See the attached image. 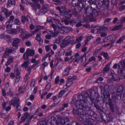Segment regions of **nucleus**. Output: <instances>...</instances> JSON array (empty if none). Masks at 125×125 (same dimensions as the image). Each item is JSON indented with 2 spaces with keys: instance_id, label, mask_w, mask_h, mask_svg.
<instances>
[{
  "instance_id": "nucleus-54",
  "label": "nucleus",
  "mask_w": 125,
  "mask_h": 125,
  "mask_svg": "<svg viewBox=\"0 0 125 125\" xmlns=\"http://www.w3.org/2000/svg\"><path fill=\"white\" fill-rule=\"evenodd\" d=\"M35 84V80L34 79L32 80V81L31 83V87H33L34 86Z\"/></svg>"
},
{
  "instance_id": "nucleus-36",
  "label": "nucleus",
  "mask_w": 125,
  "mask_h": 125,
  "mask_svg": "<svg viewBox=\"0 0 125 125\" xmlns=\"http://www.w3.org/2000/svg\"><path fill=\"white\" fill-rule=\"evenodd\" d=\"M73 82L71 80H70L69 79L67 80V82L66 84V85L68 87H69L73 83Z\"/></svg>"
},
{
  "instance_id": "nucleus-51",
  "label": "nucleus",
  "mask_w": 125,
  "mask_h": 125,
  "mask_svg": "<svg viewBox=\"0 0 125 125\" xmlns=\"http://www.w3.org/2000/svg\"><path fill=\"white\" fill-rule=\"evenodd\" d=\"M122 93L121 92H118V91H117L116 93V96H119L120 97V99H121L122 97Z\"/></svg>"
},
{
  "instance_id": "nucleus-8",
  "label": "nucleus",
  "mask_w": 125,
  "mask_h": 125,
  "mask_svg": "<svg viewBox=\"0 0 125 125\" xmlns=\"http://www.w3.org/2000/svg\"><path fill=\"white\" fill-rule=\"evenodd\" d=\"M16 77L14 82L15 85L17 84L20 80V71L17 68H16L15 71Z\"/></svg>"
},
{
  "instance_id": "nucleus-20",
  "label": "nucleus",
  "mask_w": 125,
  "mask_h": 125,
  "mask_svg": "<svg viewBox=\"0 0 125 125\" xmlns=\"http://www.w3.org/2000/svg\"><path fill=\"white\" fill-rule=\"evenodd\" d=\"M15 2L14 0H8V3L7 5L8 8H9L11 5H15Z\"/></svg>"
},
{
  "instance_id": "nucleus-7",
  "label": "nucleus",
  "mask_w": 125,
  "mask_h": 125,
  "mask_svg": "<svg viewBox=\"0 0 125 125\" xmlns=\"http://www.w3.org/2000/svg\"><path fill=\"white\" fill-rule=\"evenodd\" d=\"M86 13L84 14V15H86L87 16H90L92 15L93 16L95 17L98 15V13L96 10H94L92 11V13H91L92 10L91 9L90 10L87 9L86 10Z\"/></svg>"
},
{
  "instance_id": "nucleus-12",
  "label": "nucleus",
  "mask_w": 125,
  "mask_h": 125,
  "mask_svg": "<svg viewBox=\"0 0 125 125\" xmlns=\"http://www.w3.org/2000/svg\"><path fill=\"white\" fill-rule=\"evenodd\" d=\"M108 29V28L104 25L100 26L97 29V32L98 34H100L107 30Z\"/></svg>"
},
{
  "instance_id": "nucleus-18",
  "label": "nucleus",
  "mask_w": 125,
  "mask_h": 125,
  "mask_svg": "<svg viewBox=\"0 0 125 125\" xmlns=\"http://www.w3.org/2000/svg\"><path fill=\"white\" fill-rule=\"evenodd\" d=\"M30 19V18L29 16H22L21 18V22L22 23H24L26 21H28Z\"/></svg>"
},
{
  "instance_id": "nucleus-46",
  "label": "nucleus",
  "mask_w": 125,
  "mask_h": 125,
  "mask_svg": "<svg viewBox=\"0 0 125 125\" xmlns=\"http://www.w3.org/2000/svg\"><path fill=\"white\" fill-rule=\"evenodd\" d=\"M31 1L34 2H37L40 1L41 4H43L44 3V1L43 0H31Z\"/></svg>"
},
{
  "instance_id": "nucleus-10",
  "label": "nucleus",
  "mask_w": 125,
  "mask_h": 125,
  "mask_svg": "<svg viewBox=\"0 0 125 125\" xmlns=\"http://www.w3.org/2000/svg\"><path fill=\"white\" fill-rule=\"evenodd\" d=\"M1 9L2 10L1 11L0 13L1 15H5L6 18L9 17L12 14L11 12L8 13L7 9L4 8L3 7H2Z\"/></svg>"
},
{
  "instance_id": "nucleus-15",
  "label": "nucleus",
  "mask_w": 125,
  "mask_h": 125,
  "mask_svg": "<svg viewBox=\"0 0 125 125\" xmlns=\"http://www.w3.org/2000/svg\"><path fill=\"white\" fill-rule=\"evenodd\" d=\"M21 119L22 120L24 121L27 119H28V120L29 119H31V118L29 113L27 112H26L21 117Z\"/></svg>"
},
{
  "instance_id": "nucleus-13",
  "label": "nucleus",
  "mask_w": 125,
  "mask_h": 125,
  "mask_svg": "<svg viewBox=\"0 0 125 125\" xmlns=\"http://www.w3.org/2000/svg\"><path fill=\"white\" fill-rule=\"evenodd\" d=\"M12 51V49L6 48L4 53L2 55L3 57H4L5 58H7L9 56V54L11 53Z\"/></svg>"
},
{
  "instance_id": "nucleus-58",
  "label": "nucleus",
  "mask_w": 125,
  "mask_h": 125,
  "mask_svg": "<svg viewBox=\"0 0 125 125\" xmlns=\"http://www.w3.org/2000/svg\"><path fill=\"white\" fill-rule=\"evenodd\" d=\"M2 92L3 95L5 96L6 95L5 90V89L2 88Z\"/></svg>"
},
{
  "instance_id": "nucleus-50",
  "label": "nucleus",
  "mask_w": 125,
  "mask_h": 125,
  "mask_svg": "<svg viewBox=\"0 0 125 125\" xmlns=\"http://www.w3.org/2000/svg\"><path fill=\"white\" fill-rule=\"evenodd\" d=\"M65 93V90H62L61 91L59 94L58 96L59 97H61L62 95L64 94Z\"/></svg>"
},
{
  "instance_id": "nucleus-42",
  "label": "nucleus",
  "mask_w": 125,
  "mask_h": 125,
  "mask_svg": "<svg viewBox=\"0 0 125 125\" xmlns=\"http://www.w3.org/2000/svg\"><path fill=\"white\" fill-rule=\"evenodd\" d=\"M101 39L100 38H97L94 42L96 44L100 43L101 41Z\"/></svg>"
},
{
  "instance_id": "nucleus-19",
  "label": "nucleus",
  "mask_w": 125,
  "mask_h": 125,
  "mask_svg": "<svg viewBox=\"0 0 125 125\" xmlns=\"http://www.w3.org/2000/svg\"><path fill=\"white\" fill-rule=\"evenodd\" d=\"M63 123V125H68L69 124V119L68 118H65L63 119H61Z\"/></svg>"
},
{
  "instance_id": "nucleus-24",
  "label": "nucleus",
  "mask_w": 125,
  "mask_h": 125,
  "mask_svg": "<svg viewBox=\"0 0 125 125\" xmlns=\"http://www.w3.org/2000/svg\"><path fill=\"white\" fill-rule=\"evenodd\" d=\"M100 88L101 91L105 90H107L109 89V86L108 85L105 84L104 86H100Z\"/></svg>"
},
{
  "instance_id": "nucleus-23",
  "label": "nucleus",
  "mask_w": 125,
  "mask_h": 125,
  "mask_svg": "<svg viewBox=\"0 0 125 125\" xmlns=\"http://www.w3.org/2000/svg\"><path fill=\"white\" fill-rule=\"evenodd\" d=\"M41 34H37L36 37V40L39 42V43L40 44V42L42 40V38L41 37Z\"/></svg>"
},
{
  "instance_id": "nucleus-64",
  "label": "nucleus",
  "mask_w": 125,
  "mask_h": 125,
  "mask_svg": "<svg viewBox=\"0 0 125 125\" xmlns=\"http://www.w3.org/2000/svg\"><path fill=\"white\" fill-rule=\"evenodd\" d=\"M10 77L11 79L14 78L15 77V75L14 73H11L10 74Z\"/></svg>"
},
{
  "instance_id": "nucleus-14",
  "label": "nucleus",
  "mask_w": 125,
  "mask_h": 125,
  "mask_svg": "<svg viewBox=\"0 0 125 125\" xmlns=\"http://www.w3.org/2000/svg\"><path fill=\"white\" fill-rule=\"evenodd\" d=\"M72 67L70 66H68L65 69L63 73L62 74L63 76H67L69 74Z\"/></svg>"
},
{
  "instance_id": "nucleus-4",
  "label": "nucleus",
  "mask_w": 125,
  "mask_h": 125,
  "mask_svg": "<svg viewBox=\"0 0 125 125\" xmlns=\"http://www.w3.org/2000/svg\"><path fill=\"white\" fill-rule=\"evenodd\" d=\"M118 73L121 75L125 74V59L121 60L119 63Z\"/></svg>"
},
{
  "instance_id": "nucleus-22",
  "label": "nucleus",
  "mask_w": 125,
  "mask_h": 125,
  "mask_svg": "<svg viewBox=\"0 0 125 125\" xmlns=\"http://www.w3.org/2000/svg\"><path fill=\"white\" fill-rule=\"evenodd\" d=\"M94 121L92 119H87L86 120V125H93L94 124Z\"/></svg>"
},
{
  "instance_id": "nucleus-27",
  "label": "nucleus",
  "mask_w": 125,
  "mask_h": 125,
  "mask_svg": "<svg viewBox=\"0 0 125 125\" xmlns=\"http://www.w3.org/2000/svg\"><path fill=\"white\" fill-rule=\"evenodd\" d=\"M10 23H11L9 21H7L6 23L5 26L6 28L8 29L11 28L12 26V24Z\"/></svg>"
},
{
  "instance_id": "nucleus-45",
  "label": "nucleus",
  "mask_w": 125,
  "mask_h": 125,
  "mask_svg": "<svg viewBox=\"0 0 125 125\" xmlns=\"http://www.w3.org/2000/svg\"><path fill=\"white\" fill-rule=\"evenodd\" d=\"M65 16L66 18L67 19H69L72 16V15L71 14H66Z\"/></svg>"
},
{
  "instance_id": "nucleus-29",
  "label": "nucleus",
  "mask_w": 125,
  "mask_h": 125,
  "mask_svg": "<svg viewBox=\"0 0 125 125\" xmlns=\"http://www.w3.org/2000/svg\"><path fill=\"white\" fill-rule=\"evenodd\" d=\"M29 63V61L27 60L24 62L22 64L21 66L23 67H25L28 66Z\"/></svg>"
},
{
  "instance_id": "nucleus-5",
  "label": "nucleus",
  "mask_w": 125,
  "mask_h": 125,
  "mask_svg": "<svg viewBox=\"0 0 125 125\" xmlns=\"http://www.w3.org/2000/svg\"><path fill=\"white\" fill-rule=\"evenodd\" d=\"M86 53H84L83 56L79 57V58H77L75 59L74 62V65H76L79 62L80 60H81V62L84 64L86 62Z\"/></svg>"
},
{
  "instance_id": "nucleus-49",
  "label": "nucleus",
  "mask_w": 125,
  "mask_h": 125,
  "mask_svg": "<svg viewBox=\"0 0 125 125\" xmlns=\"http://www.w3.org/2000/svg\"><path fill=\"white\" fill-rule=\"evenodd\" d=\"M57 125H63V123L61 119H60L57 123Z\"/></svg>"
},
{
  "instance_id": "nucleus-56",
  "label": "nucleus",
  "mask_w": 125,
  "mask_h": 125,
  "mask_svg": "<svg viewBox=\"0 0 125 125\" xmlns=\"http://www.w3.org/2000/svg\"><path fill=\"white\" fill-rule=\"evenodd\" d=\"M60 12L61 15H65L66 14L65 10H61Z\"/></svg>"
},
{
  "instance_id": "nucleus-52",
  "label": "nucleus",
  "mask_w": 125,
  "mask_h": 125,
  "mask_svg": "<svg viewBox=\"0 0 125 125\" xmlns=\"http://www.w3.org/2000/svg\"><path fill=\"white\" fill-rule=\"evenodd\" d=\"M51 84L49 83H48L45 86V89L46 90H49L50 89V87L51 86Z\"/></svg>"
},
{
  "instance_id": "nucleus-34",
  "label": "nucleus",
  "mask_w": 125,
  "mask_h": 125,
  "mask_svg": "<svg viewBox=\"0 0 125 125\" xmlns=\"http://www.w3.org/2000/svg\"><path fill=\"white\" fill-rule=\"evenodd\" d=\"M87 16L90 17L89 18V19L90 21H94L96 20L95 17L93 16L92 15Z\"/></svg>"
},
{
  "instance_id": "nucleus-44",
  "label": "nucleus",
  "mask_w": 125,
  "mask_h": 125,
  "mask_svg": "<svg viewBox=\"0 0 125 125\" xmlns=\"http://www.w3.org/2000/svg\"><path fill=\"white\" fill-rule=\"evenodd\" d=\"M7 94L10 96H12L13 95V94L12 92L11 91V90H9L8 92L7 93Z\"/></svg>"
},
{
  "instance_id": "nucleus-21",
  "label": "nucleus",
  "mask_w": 125,
  "mask_h": 125,
  "mask_svg": "<svg viewBox=\"0 0 125 125\" xmlns=\"http://www.w3.org/2000/svg\"><path fill=\"white\" fill-rule=\"evenodd\" d=\"M103 94L104 98H107L110 96V93L108 90H104Z\"/></svg>"
},
{
  "instance_id": "nucleus-31",
  "label": "nucleus",
  "mask_w": 125,
  "mask_h": 125,
  "mask_svg": "<svg viewBox=\"0 0 125 125\" xmlns=\"http://www.w3.org/2000/svg\"><path fill=\"white\" fill-rule=\"evenodd\" d=\"M17 30L20 32H26L24 29H23L20 27V26H17Z\"/></svg>"
},
{
  "instance_id": "nucleus-59",
  "label": "nucleus",
  "mask_w": 125,
  "mask_h": 125,
  "mask_svg": "<svg viewBox=\"0 0 125 125\" xmlns=\"http://www.w3.org/2000/svg\"><path fill=\"white\" fill-rule=\"evenodd\" d=\"M83 38L81 36H80L76 39V41L77 42H79L81 41Z\"/></svg>"
},
{
  "instance_id": "nucleus-9",
  "label": "nucleus",
  "mask_w": 125,
  "mask_h": 125,
  "mask_svg": "<svg viewBox=\"0 0 125 125\" xmlns=\"http://www.w3.org/2000/svg\"><path fill=\"white\" fill-rule=\"evenodd\" d=\"M20 99L19 98L17 97H14L13 99L10 101L9 104L10 105H12L14 106H15L16 105L20 104Z\"/></svg>"
},
{
  "instance_id": "nucleus-1",
  "label": "nucleus",
  "mask_w": 125,
  "mask_h": 125,
  "mask_svg": "<svg viewBox=\"0 0 125 125\" xmlns=\"http://www.w3.org/2000/svg\"><path fill=\"white\" fill-rule=\"evenodd\" d=\"M79 100H76V104H81L82 105L79 106L80 107H82L83 106H85L86 109L87 110H89L90 108L88 105L87 103L89 102L88 99L92 102H94L95 100V99L93 97L90 96L88 93L87 92L84 93V95H80L78 96Z\"/></svg>"
},
{
  "instance_id": "nucleus-26",
  "label": "nucleus",
  "mask_w": 125,
  "mask_h": 125,
  "mask_svg": "<svg viewBox=\"0 0 125 125\" xmlns=\"http://www.w3.org/2000/svg\"><path fill=\"white\" fill-rule=\"evenodd\" d=\"M13 60V58L11 56H10L9 57L8 61L7 62V63L6 64V65H7L10 64L11 62H12Z\"/></svg>"
},
{
  "instance_id": "nucleus-60",
  "label": "nucleus",
  "mask_w": 125,
  "mask_h": 125,
  "mask_svg": "<svg viewBox=\"0 0 125 125\" xmlns=\"http://www.w3.org/2000/svg\"><path fill=\"white\" fill-rule=\"evenodd\" d=\"M72 53V51H70L69 52H66L65 54V55L66 56H68L69 55H71Z\"/></svg>"
},
{
  "instance_id": "nucleus-3",
  "label": "nucleus",
  "mask_w": 125,
  "mask_h": 125,
  "mask_svg": "<svg viewBox=\"0 0 125 125\" xmlns=\"http://www.w3.org/2000/svg\"><path fill=\"white\" fill-rule=\"evenodd\" d=\"M6 37L7 39L6 40L7 42L8 43L12 42V46L15 48L17 47L20 42V40L16 38H11L10 36L6 35Z\"/></svg>"
},
{
  "instance_id": "nucleus-63",
  "label": "nucleus",
  "mask_w": 125,
  "mask_h": 125,
  "mask_svg": "<svg viewBox=\"0 0 125 125\" xmlns=\"http://www.w3.org/2000/svg\"><path fill=\"white\" fill-rule=\"evenodd\" d=\"M26 34V32H22L21 33V34L19 35V36L21 38H22L24 37V36L25 34Z\"/></svg>"
},
{
  "instance_id": "nucleus-17",
  "label": "nucleus",
  "mask_w": 125,
  "mask_h": 125,
  "mask_svg": "<svg viewBox=\"0 0 125 125\" xmlns=\"http://www.w3.org/2000/svg\"><path fill=\"white\" fill-rule=\"evenodd\" d=\"M32 7L33 10H34L35 12H36L37 7L38 8V9H40L41 7V6L40 4L38 3L34 4L31 5Z\"/></svg>"
},
{
  "instance_id": "nucleus-43",
  "label": "nucleus",
  "mask_w": 125,
  "mask_h": 125,
  "mask_svg": "<svg viewBox=\"0 0 125 125\" xmlns=\"http://www.w3.org/2000/svg\"><path fill=\"white\" fill-rule=\"evenodd\" d=\"M111 78L110 79H108L107 80V82H108V83H109L111 81L115 80V78L114 77V76L113 75H112Z\"/></svg>"
},
{
  "instance_id": "nucleus-33",
  "label": "nucleus",
  "mask_w": 125,
  "mask_h": 125,
  "mask_svg": "<svg viewBox=\"0 0 125 125\" xmlns=\"http://www.w3.org/2000/svg\"><path fill=\"white\" fill-rule=\"evenodd\" d=\"M67 42L63 41L60 45V47L62 48H63L67 46Z\"/></svg>"
},
{
  "instance_id": "nucleus-37",
  "label": "nucleus",
  "mask_w": 125,
  "mask_h": 125,
  "mask_svg": "<svg viewBox=\"0 0 125 125\" xmlns=\"http://www.w3.org/2000/svg\"><path fill=\"white\" fill-rule=\"evenodd\" d=\"M25 91L24 88L23 87H19V91L21 93H23Z\"/></svg>"
},
{
  "instance_id": "nucleus-57",
  "label": "nucleus",
  "mask_w": 125,
  "mask_h": 125,
  "mask_svg": "<svg viewBox=\"0 0 125 125\" xmlns=\"http://www.w3.org/2000/svg\"><path fill=\"white\" fill-rule=\"evenodd\" d=\"M120 21L121 23L122 24L124 23L125 22V17H124L121 18L120 19Z\"/></svg>"
},
{
  "instance_id": "nucleus-2",
  "label": "nucleus",
  "mask_w": 125,
  "mask_h": 125,
  "mask_svg": "<svg viewBox=\"0 0 125 125\" xmlns=\"http://www.w3.org/2000/svg\"><path fill=\"white\" fill-rule=\"evenodd\" d=\"M76 101H75V106L78 109V110L76 109L75 108H74L73 111V113L75 115L78 114L80 115V117L79 119L81 121H83L84 119L86 118V115L85 111H88L86 109V108L85 106H83L82 107H79V106H81L82 104H80L79 105L78 104H76Z\"/></svg>"
},
{
  "instance_id": "nucleus-30",
  "label": "nucleus",
  "mask_w": 125,
  "mask_h": 125,
  "mask_svg": "<svg viewBox=\"0 0 125 125\" xmlns=\"http://www.w3.org/2000/svg\"><path fill=\"white\" fill-rule=\"evenodd\" d=\"M17 30L20 32H26L24 29H23L20 27V26H17Z\"/></svg>"
},
{
  "instance_id": "nucleus-62",
  "label": "nucleus",
  "mask_w": 125,
  "mask_h": 125,
  "mask_svg": "<svg viewBox=\"0 0 125 125\" xmlns=\"http://www.w3.org/2000/svg\"><path fill=\"white\" fill-rule=\"evenodd\" d=\"M31 35L30 34H25L24 36V37L23 38L24 39H25L28 38H29L31 36Z\"/></svg>"
},
{
  "instance_id": "nucleus-40",
  "label": "nucleus",
  "mask_w": 125,
  "mask_h": 125,
  "mask_svg": "<svg viewBox=\"0 0 125 125\" xmlns=\"http://www.w3.org/2000/svg\"><path fill=\"white\" fill-rule=\"evenodd\" d=\"M48 57H49V60H50V57H49V56L48 55V54H45L43 57L42 59V61H44L46 60L47 58Z\"/></svg>"
},
{
  "instance_id": "nucleus-47",
  "label": "nucleus",
  "mask_w": 125,
  "mask_h": 125,
  "mask_svg": "<svg viewBox=\"0 0 125 125\" xmlns=\"http://www.w3.org/2000/svg\"><path fill=\"white\" fill-rule=\"evenodd\" d=\"M78 21V19H74L72 21H69V22L70 23H77Z\"/></svg>"
},
{
  "instance_id": "nucleus-35",
  "label": "nucleus",
  "mask_w": 125,
  "mask_h": 125,
  "mask_svg": "<svg viewBox=\"0 0 125 125\" xmlns=\"http://www.w3.org/2000/svg\"><path fill=\"white\" fill-rule=\"evenodd\" d=\"M125 37V35L121 37L119 40L117 41L116 43H120L122 42L124 39Z\"/></svg>"
},
{
  "instance_id": "nucleus-11",
  "label": "nucleus",
  "mask_w": 125,
  "mask_h": 125,
  "mask_svg": "<svg viewBox=\"0 0 125 125\" xmlns=\"http://www.w3.org/2000/svg\"><path fill=\"white\" fill-rule=\"evenodd\" d=\"M117 91L122 93H124L123 96V99L124 102L125 103V86L124 87L123 85H122L119 86L118 88Z\"/></svg>"
},
{
  "instance_id": "nucleus-32",
  "label": "nucleus",
  "mask_w": 125,
  "mask_h": 125,
  "mask_svg": "<svg viewBox=\"0 0 125 125\" xmlns=\"http://www.w3.org/2000/svg\"><path fill=\"white\" fill-rule=\"evenodd\" d=\"M110 66L109 64L107 65L103 69L104 72H106L108 71L110 69Z\"/></svg>"
},
{
  "instance_id": "nucleus-55",
  "label": "nucleus",
  "mask_w": 125,
  "mask_h": 125,
  "mask_svg": "<svg viewBox=\"0 0 125 125\" xmlns=\"http://www.w3.org/2000/svg\"><path fill=\"white\" fill-rule=\"evenodd\" d=\"M93 61H95V59L94 57L92 56L89 59L88 61L90 62H92Z\"/></svg>"
},
{
  "instance_id": "nucleus-53",
  "label": "nucleus",
  "mask_w": 125,
  "mask_h": 125,
  "mask_svg": "<svg viewBox=\"0 0 125 125\" xmlns=\"http://www.w3.org/2000/svg\"><path fill=\"white\" fill-rule=\"evenodd\" d=\"M49 7L48 5L46 3H44L42 5V8L43 9H46L48 8Z\"/></svg>"
},
{
  "instance_id": "nucleus-61",
  "label": "nucleus",
  "mask_w": 125,
  "mask_h": 125,
  "mask_svg": "<svg viewBox=\"0 0 125 125\" xmlns=\"http://www.w3.org/2000/svg\"><path fill=\"white\" fill-rule=\"evenodd\" d=\"M107 35L106 33L103 32L101 33L100 36L102 37H104L106 36Z\"/></svg>"
},
{
  "instance_id": "nucleus-25",
  "label": "nucleus",
  "mask_w": 125,
  "mask_h": 125,
  "mask_svg": "<svg viewBox=\"0 0 125 125\" xmlns=\"http://www.w3.org/2000/svg\"><path fill=\"white\" fill-rule=\"evenodd\" d=\"M123 27L122 24H121L119 25H118L117 26H114L112 29V30L113 31H115L118 30L120 29L121 28Z\"/></svg>"
},
{
  "instance_id": "nucleus-38",
  "label": "nucleus",
  "mask_w": 125,
  "mask_h": 125,
  "mask_svg": "<svg viewBox=\"0 0 125 125\" xmlns=\"http://www.w3.org/2000/svg\"><path fill=\"white\" fill-rule=\"evenodd\" d=\"M29 56L27 55L26 53V52L24 53L23 55V59L25 60H28L29 59Z\"/></svg>"
},
{
  "instance_id": "nucleus-16",
  "label": "nucleus",
  "mask_w": 125,
  "mask_h": 125,
  "mask_svg": "<svg viewBox=\"0 0 125 125\" xmlns=\"http://www.w3.org/2000/svg\"><path fill=\"white\" fill-rule=\"evenodd\" d=\"M27 55L29 56H33L35 54V51L33 50H31L29 48L26 51Z\"/></svg>"
},
{
  "instance_id": "nucleus-48",
  "label": "nucleus",
  "mask_w": 125,
  "mask_h": 125,
  "mask_svg": "<svg viewBox=\"0 0 125 125\" xmlns=\"http://www.w3.org/2000/svg\"><path fill=\"white\" fill-rule=\"evenodd\" d=\"M14 19V17L13 16H11L10 18V19L9 21L11 23L13 22V20Z\"/></svg>"
},
{
  "instance_id": "nucleus-6",
  "label": "nucleus",
  "mask_w": 125,
  "mask_h": 125,
  "mask_svg": "<svg viewBox=\"0 0 125 125\" xmlns=\"http://www.w3.org/2000/svg\"><path fill=\"white\" fill-rule=\"evenodd\" d=\"M47 34L45 36V38L47 39H50L51 37H56L58 34V32L54 31V32L52 31H47Z\"/></svg>"
},
{
  "instance_id": "nucleus-41",
  "label": "nucleus",
  "mask_w": 125,
  "mask_h": 125,
  "mask_svg": "<svg viewBox=\"0 0 125 125\" xmlns=\"http://www.w3.org/2000/svg\"><path fill=\"white\" fill-rule=\"evenodd\" d=\"M15 24L17 25L18 26H20V25L21 24V22L20 21L17 19H15L14 21Z\"/></svg>"
},
{
  "instance_id": "nucleus-39",
  "label": "nucleus",
  "mask_w": 125,
  "mask_h": 125,
  "mask_svg": "<svg viewBox=\"0 0 125 125\" xmlns=\"http://www.w3.org/2000/svg\"><path fill=\"white\" fill-rule=\"evenodd\" d=\"M72 5L73 7H75L78 5L79 4V2H76L75 0L73 1L72 2Z\"/></svg>"
},
{
  "instance_id": "nucleus-28",
  "label": "nucleus",
  "mask_w": 125,
  "mask_h": 125,
  "mask_svg": "<svg viewBox=\"0 0 125 125\" xmlns=\"http://www.w3.org/2000/svg\"><path fill=\"white\" fill-rule=\"evenodd\" d=\"M37 28L33 31V34L36 33V32L38 31L41 28H44V27L43 26H38L37 27Z\"/></svg>"
}]
</instances>
